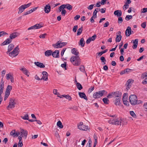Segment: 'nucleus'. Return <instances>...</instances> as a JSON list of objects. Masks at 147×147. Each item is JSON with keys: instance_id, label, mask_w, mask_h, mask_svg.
Masks as SVG:
<instances>
[{"instance_id": "f257e3e1", "label": "nucleus", "mask_w": 147, "mask_h": 147, "mask_svg": "<svg viewBox=\"0 0 147 147\" xmlns=\"http://www.w3.org/2000/svg\"><path fill=\"white\" fill-rule=\"evenodd\" d=\"M108 122L111 124H114L117 125H123L125 124L123 123V119L121 118L114 119H111Z\"/></svg>"}, {"instance_id": "f03ea898", "label": "nucleus", "mask_w": 147, "mask_h": 147, "mask_svg": "<svg viewBox=\"0 0 147 147\" xmlns=\"http://www.w3.org/2000/svg\"><path fill=\"white\" fill-rule=\"evenodd\" d=\"M129 102L133 105L141 104L142 102L140 100H137L136 96L135 95H131L129 98Z\"/></svg>"}, {"instance_id": "7ed1b4c3", "label": "nucleus", "mask_w": 147, "mask_h": 147, "mask_svg": "<svg viewBox=\"0 0 147 147\" xmlns=\"http://www.w3.org/2000/svg\"><path fill=\"white\" fill-rule=\"evenodd\" d=\"M70 61L75 66H78L81 63L80 59L79 56H72L70 59Z\"/></svg>"}, {"instance_id": "20e7f679", "label": "nucleus", "mask_w": 147, "mask_h": 147, "mask_svg": "<svg viewBox=\"0 0 147 147\" xmlns=\"http://www.w3.org/2000/svg\"><path fill=\"white\" fill-rule=\"evenodd\" d=\"M107 93V92L106 90H100L94 93L93 97L95 98H99L104 95H106Z\"/></svg>"}, {"instance_id": "39448f33", "label": "nucleus", "mask_w": 147, "mask_h": 147, "mask_svg": "<svg viewBox=\"0 0 147 147\" xmlns=\"http://www.w3.org/2000/svg\"><path fill=\"white\" fill-rule=\"evenodd\" d=\"M19 49L18 45H17L11 52L9 53V55L10 57H14L17 56L19 54Z\"/></svg>"}, {"instance_id": "423d86ee", "label": "nucleus", "mask_w": 147, "mask_h": 147, "mask_svg": "<svg viewBox=\"0 0 147 147\" xmlns=\"http://www.w3.org/2000/svg\"><path fill=\"white\" fill-rule=\"evenodd\" d=\"M16 103L15 102V99L13 98H10L9 100V105L7 107L8 110H9V108L12 109L14 107Z\"/></svg>"}, {"instance_id": "0eeeda50", "label": "nucleus", "mask_w": 147, "mask_h": 147, "mask_svg": "<svg viewBox=\"0 0 147 147\" xmlns=\"http://www.w3.org/2000/svg\"><path fill=\"white\" fill-rule=\"evenodd\" d=\"M78 128L81 130L86 131L87 129H88V126H86L83 125V123L82 122H81L79 123L78 124Z\"/></svg>"}, {"instance_id": "6e6552de", "label": "nucleus", "mask_w": 147, "mask_h": 147, "mask_svg": "<svg viewBox=\"0 0 147 147\" xmlns=\"http://www.w3.org/2000/svg\"><path fill=\"white\" fill-rule=\"evenodd\" d=\"M113 97L115 98H121V92L119 91H117L115 92H113Z\"/></svg>"}, {"instance_id": "1a4fd4ad", "label": "nucleus", "mask_w": 147, "mask_h": 147, "mask_svg": "<svg viewBox=\"0 0 147 147\" xmlns=\"http://www.w3.org/2000/svg\"><path fill=\"white\" fill-rule=\"evenodd\" d=\"M42 74L43 76L42 78L40 79V80H43L45 81H47L48 80V74L47 72L45 71H43L42 72Z\"/></svg>"}, {"instance_id": "9d476101", "label": "nucleus", "mask_w": 147, "mask_h": 147, "mask_svg": "<svg viewBox=\"0 0 147 147\" xmlns=\"http://www.w3.org/2000/svg\"><path fill=\"white\" fill-rule=\"evenodd\" d=\"M20 35V34L17 32H14L10 34L9 38L12 40L19 36Z\"/></svg>"}, {"instance_id": "9b49d317", "label": "nucleus", "mask_w": 147, "mask_h": 147, "mask_svg": "<svg viewBox=\"0 0 147 147\" xmlns=\"http://www.w3.org/2000/svg\"><path fill=\"white\" fill-rule=\"evenodd\" d=\"M52 55L54 57H59V50H55L53 52H52Z\"/></svg>"}, {"instance_id": "f8f14e48", "label": "nucleus", "mask_w": 147, "mask_h": 147, "mask_svg": "<svg viewBox=\"0 0 147 147\" xmlns=\"http://www.w3.org/2000/svg\"><path fill=\"white\" fill-rule=\"evenodd\" d=\"M51 9V7L49 4H47L46 5L44 8V11L45 13H49Z\"/></svg>"}, {"instance_id": "ddd939ff", "label": "nucleus", "mask_w": 147, "mask_h": 147, "mask_svg": "<svg viewBox=\"0 0 147 147\" xmlns=\"http://www.w3.org/2000/svg\"><path fill=\"white\" fill-rule=\"evenodd\" d=\"M131 34V28L129 26H128L125 31V35L127 36H129Z\"/></svg>"}, {"instance_id": "4468645a", "label": "nucleus", "mask_w": 147, "mask_h": 147, "mask_svg": "<svg viewBox=\"0 0 147 147\" xmlns=\"http://www.w3.org/2000/svg\"><path fill=\"white\" fill-rule=\"evenodd\" d=\"M138 39H136L134 40H133L131 41V42L133 41V46L132 48L134 49H135L136 48L138 45Z\"/></svg>"}, {"instance_id": "2eb2a0df", "label": "nucleus", "mask_w": 147, "mask_h": 147, "mask_svg": "<svg viewBox=\"0 0 147 147\" xmlns=\"http://www.w3.org/2000/svg\"><path fill=\"white\" fill-rule=\"evenodd\" d=\"M20 134L22 136H23L26 138L28 135V131L26 130L22 129L20 131Z\"/></svg>"}, {"instance_id": "dca6fc26", "label": "nucleus", "mask_w": 147, "mask_h": 147, "mask_svg": "<svg viewBox=\"0 0 147 147\" xmlns=\"http://www.w3.org/2000/svg\"><path fill=\"white\" fill-rule=\"evenodd\" d=\"M11 41L12 40L11 38H7L5 41L2 43L1 45V46H4L7 45L11 43Z\"/></svg>"}, {"instance_id": "f3484780", "label": "nucleus", "mask_w": 147, "mask_h": 147, "mask_svg": "<svg viewBox=\"0 0 147 147\" xmlns=\"http://www.w3.org/2000/svg\"><path fill=\"white\" fill-rule=\"evenodd\" d=\"M79 95L80 97L81 98H83L86 100H88V98L84 92H79Z\"/></svg>"}, {"instance_id": "a211bd4d", "label": "nucleus", "mask_w": 147, "mask_h": 147, "mask_svg": "<svg viewBox=\"0 0 147 147\" xmlns=\"http://www.w3.org/2000/svg\"><path fill=\"white\" fill-rule=\"evenodd\" d=\"M34 64L40 68H44L45 67V66L44 64L40 62H35Z\"/></svg>"}, {"instance_id": "6ab92c4d", "label": "nucleus", "mask_w": 147, "mask_h": 147, "mask_svg": "<svg viewBox=\"0 0 147 147\" xmlns=\"http://www.w3.org/2000/svg\"><path fill=\"white\" fill-rule=\"evenodd\" d=\"M20 70L23 71L24 74L25 75H26L28 77L29 76V75L28 74L29 72L28 70L25 68L23 67L21 68L20 69Z\"/></svg>"}, {"instance_id": "aec40b11", "label": "nucleus", "mask_w": 147, "mask_h": 147, "mask_svg": "<svg viewBox=\"0 0 147 147\" xmlns=\"http://www.w3.org/2000/svg\"><path fill=\"white\" fill-rule=\"evenodd\" d=\"M14 47V45L13 44H10L8 46V51L6 52V53L8 54L13 49Z\"/></svg>"}, {"instance_id": "412c9836", "label": "nucleus", "mask_w": 147, "mask_h": 147, "mask_svg": "<svg viewBox=\"0 0 147 147\" xmlns=\"http://www.w3.org/2000/svg\"><path fill=\"white\" fill-rule=\"evenodd\" d=\"M114 14L117 17H120L122 15V13L121 10H117L114 12Z\"/></svg>"}, {"instance_id": "4be33fe9", "label": "nucleus", "mask_w": 147, "mask_h": 147, "mask_svg": "<svg viewBox=\"0 0 147 147\" xmlns=\"http://www.w3.org/2000/svg\"><path fill=\"white\" fill-rule=\"evenodd\" d=\"M134 82V80L132 79H129L128 80L127 82L126 85H127V86L128 88H129L131 85L130 84Z\"/></svg>"}, {"instance_id": "5701e85b", "label": "nucleus", "mask_w": 147, "mask_h": 147, "mask_svg": "<svg viewBox=\"0 0 147 147\" xmlns=\"http://www.w3.org/2000/svg\"><path fill=\"white\" fill-rule=\"evenodd\" d=\"M71 53L73 54L76 55L75 56H78L79 52L78 50L76 48H74L72 49Z\"/></svg>"}, {"instance_id": "b1692460", "label": "nucleus", "mask_w": 147, "mask_h": 147, "mask_svg": "<svg viewBox=\"0 0 147 147\" xmlns=\"http://www.w3.org/2000/svg\"><path fill=\"white\" fill-rule=\"evenodd\" d=\"M52 51L51 50H48L45 52V55L47 57H49L52 55Z\"/></svg>"}, {"instance_id": "393cba45", "label": "nucleus", "mask_w": 147, "mask_h": 147, "mask_svg": "<svg viewBox=\"0 0 147 147\" xmlns=\"http://www.w3.org/2000/svg\"><path fill=\"white\" fill-rule=\"evenodd\" d=\"M23 5L20 7L18 8L19 11L18 12V13L20 14L22 13L25 9V8Z\"/></svg>"}, {"instance_id": "a878e982", "label": "nucleus", "mask_w": 147, "mask_h": 147, "mask_svg": "<svg viewBox=\"0 0 147 147\" xmlns=\"http://www.w3.org/2000/svg\"><path fill=\"white\" fill-rule=\"evenodd\" d=\"M85 44V42L84 41V39L83 38H82L80 41L79 44L81 45L82 47H83L84 46Z\"/></svg>"}, {"instance_id": "bb28decb", "label": "nucleus", "mask_w": 147, "mask_h": 147, "mask_svg": "<svg viewBox=\"0 0 147 147\" xmlns=\"http://www.w3.org/2000/svg\"><path fill=\"white\" fill-rule=\"evenodd\" d=\"M120 99L121 98H115V105H120L121 103H120Z\"/></svg>"}, {"instance_id": "cd10ccee", "label": "nucleus", "mask_w": 147, "mask_h": 147, "mask_svg": "<svg viewBox=\"0 0 147 147\" xmlns=\"http://www.w3.org/2000/svg\"><path fill=\"white\" fill-rule=\"evenodd\" d=\"M12 89V86L11 85H8L7 86L5 92L10 93L11 91V90Z\"/></svg>"}, {"instance_id": "c85d7f7f", "label": "nucleus", "mask_w": 147, "mask_h": 147, "mask_svg": "<svg viewBox=\"0 0 147 147\" xmlns=\"http://www.w3.org/2000/svg\"><path fill=\"white\" fill-rule=\"evenodd\" d=\"M102 101L106 105H107L109 104V100L108 98H104L102 99Z\"/></svg>"}, {"instance_id": "c756f323", "label": "nucleus", "mask_w": 147, "mask_h": 147, "mask_svg": "<svg viewBox=\"0 0 147 147\" xmlns=\"http://www.w3.org/2000/svg\"><path fill=\"white\" fill-rule=\"evenodd\" d=\"M79 69L81 71H82L83 73H85L86 75H87V74L85 70V68L84 66L81 65L80 66Z\"/></svg>"}, {"instance_id": "7c9ffc66", "label": "nucleus", "mask_w": 147, "mask_h": 147, "mask_svg": "<svg viewBox=\"0 0 147 147\" xmlns=\"http://www.w3.org/2000/svg\"><path fill=\"white\" fill-rule=\"evenodd\" d=\"M82 30L83 27H81L78 30L77 35V36L80 35L82 33Z\"/></svg>"}, {"instance_id": "2f4dec72", "label": "nucleus", "mask_w": 147, "mask_h": 147, "mask_svg": "<svg viewBox=\"0 0 147 147\" xmlns=\"http://www.w3.org/2000/svg\"><path fill=\"white\" fill-rule=\"evenodd\" d=\"M122 38V36L121 35L118 36V35H117V36L116 37L115 39V41L116 42H119Z\"/></svg>"}, {"instance_id": "473e14b6", "label": "nucleus", "mask_w": 147, "mask_h": 147, "mask_svg": "<svg viewBox=\"0 0 147 147\" xmlns=\"http://www.w3.org/2000/svg\"><path fill=\"white\" fill-rule=\"evenodd\" d=\"M59 41V48H62V47H63V46L66 45L67 44V42H61L60 41Z\"/></svg>"}, {"instance_id": "72a5a7b5", "label": "nucleus", "mask_w": 147, "mask_h": 147, "mask_svg": "<svg viewBox=\"0 0 147 147\" xmlns=\"http://www.w3.org/2000/svg\"><path fill=\"white\" fill-rule=\"evenodd\" d=\"M141 78L142 79L145 78H147V72L143 73L141 75Z\"/></svg>"}, {"instance_id": "f704fd0d", "label": "nucleus", "mask_w": 147, "mask_h": 147, "mask_svg": "<svg viewBox=\"0 0 147 147\" xmlns=\"http://www.w3.org/2000/svg\"><path fill=\"white\" fill-rule=\"evenodd\" d=\"M76 85L77 86V88L79 90H80L82 89V86L79 83H76Z\"/></svg>"}, {"instance_id": "c9c22d12", "label": "nucleus", "mask_w": 147, "mask_h": 147, "mask_svg": "<svg viewBox=\"0 0 147 147\" xmlns=\"http://www.w3.org/2000/svg\"><path fill=\"white\" fill-rule=\"evenodd\" d=\"M13 76L11 73H9L6 75V79L7 80L10 79Z\"/></svg>"}, {"instance_id": "e433bc0d", "label": "nucleus", "mask_w": 147, "mask_h": 147, "mask_svg": "<svg viewBox=\"0 0 147 147\" xmlns=\"http://www.w3.org/2000/svg\"><path fill=\"white\" fill-rule=\"evenodd\" d=\"M57 125L60 128H62L63 127L62 123L60 121H59L57 123Z\"/></svg>"}, {"instance_id": "4c0bfd02", "label": "nucleus", "mask_w": 147, "mask_h": 147, "mask_svg": "<svg viewBox=\"0 0 147 147\" xmlns=\"http://www.w3.org/2000/svg\"><path fill=\"white\" fill-rule=\"evenodd\" d=\"M100 59L101 61V62L102 63L103 65H105V64L106 60L104 57L102 56L100 57Z\"/></svg>"}, {"instance_id": "58836bf2", "label": "nucleus", "mask_w": 147, "mask_h": 147, "mask_svg": "<svg viewBox=\"0 0 147 147\" xmlns=\"http://www.w3.org/2000/svg\"><path fill=\"white\" fill-rule=\"evenodd\" d=\"M21 117L22 119L27 120H28L29 118L28 115L27 114H25L24 116H21Z\"/></svg>"}, {"instance_id": "ea45409f", "label": "nucleus", "mask_w": 147, "mask_h": 147, "mask_svg": "<svg viewBox=\"0 0 147 147\" xmlns=\"http://www.w3.org/2000/svg\"><path fill=\"white\" fill-rule=\"evenodd\" d=\"M59 41H58L56 43L53 44V46L55 48H59Z\"/></svg>"}, {"instance_id": "a19ab883", "label": "nucleus", "mask_w": 147, "mask_h": 147, "mask_svg": "<svg viewBox=\"0 0 147 147\" xmlns=\"http://www.w3.org/2000/svg\"><path fill=\"white\" fill-rule=\"evenodd\" d=\"M66 8L69 10V11L71 10L72 9V7L71 5L69 4H66Z\"/></svg>"}, {"instance_id": "79ce46f5", "label": "nucleus", "mask_w": 147, "mask_h": 147, "mask_svg": "<svg viewBox=\"0 0 147 147\" xmlns=\"http://www.w3.org/2000/svg\"><path fill=\"white\" fill-rule=\"evenodd\" d=\"M130 115L134 118L136 117V115L133 111H130Z\"/></svg>"}, {"instance_id": "37998d69", "label": "nucleus", "mask_w": 147, "mask_h": 147, "mask_svg": "<svg viewBox=\"0 0 147 147\" xmlns=\"http://www.w3.org/2000/svg\"><path fill=\"white\" fill-rule=\"evenodd\" d=\"M10 94V93L5 92V97L4 98V100H6L7 98H8Z\"/></svg>"}, {"instance_id": "c03bdc74", "label": "nucleus", "mask_w": 147, "mask_h": 147, "mask_svg": "<svg viewBox=\"0 0 147 147\" xmlns=\"http://www.w3.org/2000/svg\"><path fill=\"white\" fill-rule=\"evenodd\" d=\"M92 143V141L91 139H90L88 141V143H87L86 144V147H91V144Z\"/></svg>"}, {"instance_id": "a18cd8bd", "label": "nucleus", "mask_w": 147, "mask_h": 147, "mask_svg": "<svg viewBox=\"0 0 147 147\" xmlns=\"http://www.w3.org/2000/svg\"><path fill=\"white\" fill-rule=\"evenodd\" d=\"M133 16L131 15H127L125 18V19L126 20L128 21L129 20L132 18Z\"/></svg>"}, {"instance_id": "49530a36", "label": "nucleus", "mask_w": 147, "mask_h": 147, "mask_svg": "<svg viewBox=\"0 0 147 147\" xmlns=\"http://www.w3.org/2000/svg\"><path fill=\"white\" fill-rule=\"evenodd\" d=\"M4 86L0 85V96L2 94Z\"/></svg>"}, {"instance_id": "de8ad7c7", "label": "nucleus", "mask_w": 147, "mask_h": 147, "mask_svg": "<svg viewBox=\"0 0 147 147\" xmlns=\"http://www.w3.org/2000/svg\"><path fill=\"white\" fill-rule=\"evenodd\" d=\"M97 9H98V8H96L95 9V10L94 11L93 13V16L95 17H97V13L98 12V10H97Z\"/></svg>"}, {"instance_id": "09e8293b", "label": "nucleus", "mask_w": 147, "mask_h": 147, "mask_svg": "<svg viewBox=\"0 0 147 147\" xmlns=\"http://www.w3.org/2000/svg\"><path fill=\"white\" fill-rule=\"evenodd\" d=\"M35 29H39L41 28L42 26L39 24H36L34 26Z\"/></svg>"}, {"instance_id": "8fccbe9b", "label": "nucleus", "mask_w": 147, "mask_h": 147, "mask_svg": "<svg viewBox=\"0 0 147 147\" xmlns=\"http://www.w3.org/2000/svg\"><path fill=\"white\" fill-rule=\"evenodd\" d=\"M107 49H106L105 50H104L103 51H102L100 52H99L98 53V56H101L102 54H103L104 53H105L107 52Z\"/></svg>"}, {"instance_id": "3c124183", "label": "nucleus", "mask_w": 147, "mask_h": 147, "mask_svg": "<svg viewBox=\"0 0 147 147\" xmlns=\"http://www.w3.org/2000/svg\"><path fill=\"white\" fill-rule=\"evenodd\" d=\"M127 97L126 96V93H124L123 96V98H122V100L123 101H124V100H127Z\"/></svg>"}, {"instance_id": "603ef678", "label": "nucleus", "mask_w": 147, "mask_h": 147, "mask_svg": "<svg viewBox=\"0 0 147 147\" xmlns=\"http://www.w3.org/2000/svg\"><path fill=\"white\" fill-rule=\"evenodd\" d=\"M32 4V3L31 2V3H30L27 4H24V5H24V7L25 8V9H26L28 7H30L31 5Z\"/></svg>"}, {"instance_id": "864d4df0", "label": "nucleus", "mask_w": 147, "mask_h": 147, "mask_svg": "<svg viewBox=\"0 0 147 147\" xmlns=\"http://www.w3.org/2000/svg\"><path fill=\"white\" fill-rule=\"evenodd\" d=\"M107 97L109 98L113 97V92H112L109 94L107 96Z\"/></svg>"}, {"instance_id": "5fc2aeb1", "label": "nucleus", "mask_w": 147, "mask_h": 147, "mask_svg": "<svg viewBox=\"0 0 147 147\" xmlns=\"http://www.w3.org/2000/svg\"><path fill=\"white\" fill-rule=\"evenodd\" d=\"M7 34H8L4 31L0 32V37Z\"/></svg>"}, {"instance_id": "6e6d98bb", "label": "nucleus", "mask_w": 147, "mask_h": 147, "mask_svg": "<svg viewBox=\"0 0 147 147\" xmlns=\"http://www.w3.org/2000/svg\"><path fill=\"white\" fill-rule=\"evenodd\" d=\"M53 93L54 94L57 95V96L60 95L59 93L57 92V90L56 89H54L53 90Z\"/></svg>"}, {"instance_id": "4d7b16f0", "label": "nucleus", "mask_w": 147, "mask_h": 147, "mask_svg": "<svg viewBox=\"0 0 147 147\" xmlns=\"http://www.w3.org/2000/svg\"><path fill=\"white\" fill-rule=\"evenodd\" d=\"M118 19V23H121L123 21V20L121 17H119Z\"/></svg>"}, {"instance_id": "13d9d810", "label": "nucleus", "mask_w": 147, "mask_h": 147, "mask_svg": "<svg viewBox=\"0 0 147 147\" xmlns=\"http://www.w3.org/2000/svg\"><path fill=\"white\" fill-rule=\"evenodd\" d=\"M16 130H13L10 133V135L11 136H13V137L16 136L15 135Z\"/></svg>"}, {"instance_id": "bf43d9fd", "label": "nucleus", "mask_w": 147, "mask_h": 147, "mask_svg": "<svg viewBox=\"0 0 147 147\" xmlns=\"http://www.w3.org/2000/svg\"><path fill=\"white\" fill-rule=\"evenodd\" d=\"M32 12H33V11H32V9H30L27 12H24V15H27L31 13H32Z\"/></svg>"}, {"instance_id": "052dcab7", "label": "nucleus", "mask_w": 147, "mask_h": 147, "mask_svg": "<svg viewBox=\"0 0 147 147\" xmlns=\"http://www.w3.org/2000/svg\"><path fill=\"white\" fill-rule=\"evenodd\" d=\"M96 38V34H94L93 36H92V37H90L89 38L92 41L94 40Z\"/></svg>"}, {"instance_id": "680f3d73", "label": "nucleus", "mask_w": 147, "mask_h": 147, "mask_svg": "<svg viewBox=\"0 0 147 147\" xmlns=\"http://www.w3.org/2000/svg\"><path fill=\"white\" fill-rule=\"evenodd\" d=\"M146 22H144L142 23L141 24V27L144 28H145L146 26Z\"/></svg>"}, {"instance_id": "e2e57ef3", "label": "nucleus", "mask_w": 147, "mask_h": 147, "mask_svg": "<svg viewBox=\"0 0 147 147\" xmlns=\"http://www.w3.org/2000/svg\"><path fill=\"white\" fill-rule=\"evenodd\" d=\"M147 12V8H143L141 10V12L143 13Z\"/></svg>"}, {"instance_id": "0e129e2a", "label": "nucleus", "mask_w": 147, "mask_h": 147, "mask_svg": "<svg viewBox=\"0 0 147 147\" xmlns=\"http://www.w3.org/2000/svg\"><path fill=\"white\" fill-rule=\"evenodd\" d=\"M47 35L46 34H41L39 36V37L40 38H45V37L46 35Z\"/></svg>"}, {"instance_id": "69168bd1", "label": "nucleus", "mask_w": 147, "mask_h": 147, "mask_svg": "<svg viewBox=\"0 0 147 147\" xmlns=\"http://www.w3.org/2000/svg\"><path fill=\"white\" fill-rule=\"evenodd\" d=\"M78 26L76 25L74 26L73 29V31L74 32H76V31L77 30L78 28Z\"/></svg>"}, {"instance_id": "338daca9", "label": "nucleus", "mask_w": 147, "mask_h": 147, "mask_svg": "<svg viewBox=\"0 0 147 147\" xmlns=\"http://www.w3.org/2000/svg\"><path fill=\"white\" fill-rule=\"evenodd\" d=\"M66 11L65 9H62L61 11V14L63 16H64L66 13Z\"/></svg>"}, {"instance_id": "774afa93", "label": "nucleus", "mask_w": 147, "mask_h": 147, "mask_svg": "<svg viewBox=\"0 0 147 147\" xmlns=\"http://www.w3.org/2000/svg\"><path fill=\"white\" fill-rule=\"evenodd\" d=\"M94 5L92 4L90 5L87 7L88 9L90 10H91L93 8Z\"/></svg>"}]
</instances>
